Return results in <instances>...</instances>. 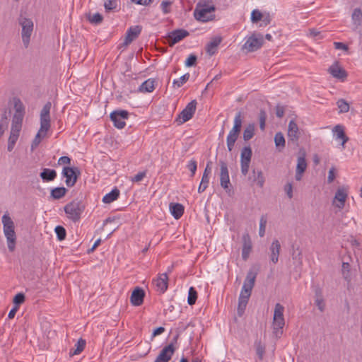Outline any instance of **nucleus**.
Listing matches in <instances>:
<instances>
[{"instance_id":"f257e3e1","label":"nucleus","mask_w":362,"mask_h":362,"mask_svg":"<svg viewBox=\"0 0 362 362\" xmlns=\"http://www.w3.org/2000/svg\"><path fill=\"white\" fill-rule=\"evenodd\" d=\"M216 7L211 1H202L197 4L194 11L195 18L202 22L214 19Z\"/></svg>"},{"instance_id":"f03ea898","label":"nucleus","mask_w":362,"mask_h":362,"mask_svg":"<svg viewBox=\"0 0 362 362\" xmlns=\"http://www.w3.org/2000/svg\"><path fill=\"white\" fill-rule=\"evenodd\" d=\"M1 221L3 223L4 233L7 240L8 248L9 251L13 252L16 243L14 222L7 213L3 215Z\"/></svg>"},{"instance_id":"7ed1b4c3","label":"nucleus","mask_w":362,"mask_h":362,"mask_svg":"<svg viewBox=\"0 0 362 362\" xmlns=\"http://www.w3.org/2000/svg\"><path fill=\"white\" fill-rule=\"evenodd\" d=\"M52 104L47 102L42 107L40 112V127L35 135V138L41 141L42 139L45 138L47 132L51 127L50 124V110Z\"/></svg>"},{"instance_id":"20e7f679","label":"nucleus","mask_w":362,"mask_h":362,"mask_svg":"<svg viewBox=\"0 0 362 362\" xmlns=\"http://www.w3.org/2000/svg\"><path fill=\"white\" fill-rule=\"evenodd\" d=\"M64 209L67 217L76 223L80 220L85 205L81 201L74 200L65 205Z\"/></svg>"},{"instance_id":"39448f33","label":"nucleus","mask_w":362,"mask_h":362,"mask_svg":"<svg viewBox=\"0 0 362 362\" xmlns=\"http://www.w3.org/2000/svg\"><path fill=\"white\" fill-rule=\"evenodd\" d=\"M284 307L280 303H276L274 308L273 317V333L276 337H280L282 334V329L285 325L284 318Z\"/></svg>"},{"instance_id":"423d86ee","label":"nucleus","mask_w":362,"mask_h":362,"mask_svg":"<svg viewBox=\"0 0 362 362\" xmlns=\"http://www.w3.org/2000/svg\"><path fill=\"white\" fill-rule=\"evenodd\" d=\"M19 24L22 27V40L25 47H28L30 44V37L33 31V22L31 19L25 17H21L18 20Z\"/></svg>"},{"instance_id":"0eeeda50","label":"nucleus","mask_w":362,"mask_h":362,"mask_svg":"<svg viewBox=\"0 0 362 362\" xmlns=\"http://www.w3.org/2000/svg\"><path fill=\"white\" fill-rule=\"evenodd\" d=\"M264 43L263 35L260 33H253L250 36L243 46V49L249 52L259 49Z\"/></svg>"},{"instance_id":"6e6552de","label":"nucleus","mask_w":362,"mask_h":362,"mask_svg":"<svg viewBox=\"0 0 362 362\" xmlns=\"http://www.w3.org/2000/svg\"><path fill=\"white\" fill-rule=\"evenodd\" d=\"M81 173L77 167H64L62 175L66 178L65 183L67 187H73L79 177Z\"/></svg>"},{"instance_id":"1a4fd4ad","label":"nucleus","mask_w":362,"mask_h":362,"mask_svg":"<svg viewBox=\"0 0 362 362\" xmlns=\"http://www.w3.org/2000/svg\"><path fill=\"white\" fill-rule=\"evenodd\" d=\"M197 104V103L196 100H193L189 103L182 110V111L179 114L176 121L179 124H183L189 120L193 117L196 111Z\"/></svg>"},{"instance_id":"9d476101","label":"nucleus","mask_w":362,"mask_h":362,"mask_svg":"<svg viewBox=\"0 0 362 362\" xmlns=\"http://www.w3.org/2000/svg\"><path fill=\"white\" fill-rule=\"evenodd\" d=\"M218 163L220 165V185L226 192H230L231 185L230 182L228 165L223 160H220Z\"/></svg>"},{"instance_id":"9b49d317","label":"nucleus","mask_w":362,"mask_h":362,"mask_svg":"<svg viewBox=\"0 0 362 362\" xmlns=\"http://www.w3.org/2000/svg\"><path fill=\"white\" fill-rule=\"evenodd\" d=\"M252 156V148L250 146H245L241 150L240 153V165L241 173L243 175H246L249 171L251 158Z\"/></svg>"},{"instance_id":"f8f14e48","label":"nucleus","mask_w":362,"mask_h":362,"mask_svg":"<svg viewBox=\"0 0 362 362\" xmlns=\"http://www.w3.org/2000/svg\"><path fill=\"white\" fill-rule=\"evenodd\" d=\"M129 112L127 110H120L113 111L110 117L114 126L117 129H122L126 125L125 120L128 119Z\"/></svg>"},{"instance_id":"ddd939ff","label":"nucleus","mask_w":362,"mask_h":362,"mask_svg":"<svg viewBox=\"0 0 362 362\" xmlns=\"http://www.w3.org/2000/svg\"><path fill=\"white\" fill-rule=\"evenodd\" d=\"M347 197V189L344 187H339L335 193L333 204L339 209H344Z\"/></svg>"},{"instance_id":"4468645a","label":"nucleus","mask_w":362,"mask_h":362,"mask_svg":"<svg viewBox=\"0 0 362 362\" xmlns=\"http://www.w3.org/2000/svg\"><path fill=\"white\" fill-rule=\"evenodd\" d=\"M175 351V349L173 343H170L160 351L154 362H168L174 354Z\"/></svg>"},{"instance_id":"2eb2a0df","label":"nucleus","mask_w":362,"mask_h":362,"mask_svg":"<svg viewBox=\"0 0 362 362\" xmlns=\"http://www.w3.org/2000/svg\"><path fill=\"white\" fill-rule=\"evenodd\" d=\"M328 72L335 78L339 79L341 81H344L347 77V73L343 68L338 65L337 62H335L328 69Z\"/></svg>"},{"instance_id":"dca6fc26","label":"nucleus","mask_w":362,"mask_h":362,"mask_svg":"<svg viewBox=\"0 0 362 362\" xmlns=\"http://www.w3.org/2000/svg\"><path fill=\"white\" fill-rule=\"evenodd\" d=\"M142 30L141 25H135L130 27L126 33L124 44L125 45H129L132 41L138 37Z\"/></svg>"},{"instance_id":"f3484780","label":"nucleus","mask_w":362,"mask_h":362,"mask_svg":"<svg viewBox=\"0 0 362 362\" xmlns=\"http://www.w3.org/2000/svg\"><path fill=\"white\" fill-rule=\"evenodd\" d=\"M189 35V32L184 29H177L172 31L168 35V40L171 45H174Z\"/></svg>"},{"instance_id":"a211bd4d","label":"nucleus","mask_w":362,"mask_h":362,"mask_svg":"<svg viewBox=\"0 0 362 362\" xmlns=\"http://www.w3.org/2000/svg\"><path fill=\"white\" fill-rule=\"evenodd\" d=\"M145 292L143 288L136 287L132 293L130 297L131 303L134 306H139L144 302Z\"/></svg>"},{"instance_id":"6ab92c4d","label":"nucleus","mask_w":362,"mask_h":362,"mask_svg":"<svg viewBox=\"0 0 362 362\" xmlns=\"http://www.w3.org/2000/svg\"><path fill=\"white\" fill-rule=\"evenodd\" d=\"M251 251L252 241L250 236L248 233H245L243 235L242 258L243 260L247 259Z\"/></svg>"},{"instance_id":"aec40b11","label":"nucleus","mask_w":362,"mask_h":362,"mask_svg":"<svg viewBox=\"0 0 362 362\" xmlns=\"http://www.w3.org/2000/svg\"><path fill=\"white\" fill-rule=\"evenodd\" d=\"M288 137L289 140L297 142L300 137V132L298 124L294 120H291L288 127Z\"/></svg>"},{"instance_id":"412c9836","label":"nucleus","mask_w":362,"mask_h":362,"mask_svg":"<svg viewBox=\"0 0 362 362\" xmlns=\"http://www.w3.org/2000/svg\"><path fill=\"white\" fill-rule=\"evenodd\" d=\"M270 259L274 264H276L281 250V244L278 240H274L270 246Z\"/></svg>"},{"instance_id":"4be33fe9","label":"nucleus","mask_w":362,"mask_h":362,"mask_svg":"<svg viewBox=\"0 0 362 362\" xmlns=\"http://www.w3.org/2000/svg\"><path fill=\"white\" fill-rule=\"evenodd\" d=\"M332 132L336 136V139L341 140V145L342 148H344L345 144L349 141V139L345 134L344 127L341 124H337L333 128Z\"/></svg>"},{"instance_id":"5701e85b","label":"nucleus","mask_w":362,"mask_h":362,"mask_svg":"<svg viewBox=\"0 0 362 362\" xmlns=\"http://www.w3.org/2000/svg\"><path fill=\"white\" fill-rule=\"evenodd\" d=\"M256 276L257 273L250 271L245 279L242 290H247L252 292V290L255 286Z\"/></svg>"},{"instance_id":"b1692460","label":"nucleus","mask_w":362,"mask_h":362,"mask_svg":"<svg viewBox=\"0 0 362 362\" xmlns=\"http://www.w3.org/2000/svg\"><path fill=\"white\" fill-rule=\"evenodd\" d=\"M222 41L221 37L217 36L211 39V40L206 45V51L210 56L214 55L217 49L218 46Z\"/></svg>"},{"instance_id":"393cba45","label":"nucleus","mask_w":362,"mask_h":362,"mask_svg":"<svg viewBox=\"0 0 362 362\" xmlns=\"http://www.w3.org/2000/svg\"><path fill=\"white\" fill-rule=\"evenodd\" d=\"M155 281L158 289L160 290L162 293H164L167 290L168 285V274H161Z\"/></svg>"},{"instance_id":"a878e982","label":"nucleus","mask_w":362,"mask_h":362,"mask_svg":"<svg viewBox=\"0 0 362 362\" xmlns=\"http://www.w3.org/2000/svg\"><path fill=\"white\" fill-rule=\"evenodd\" d=\"M155 79L148 78L139 86L138 90L141 93H151L155 89Z\"/></svg>"},{"instance_id":"bb28decb","label":"nucleus","mask_w":362,"mask_h":362,"mask_svg":"<svg viewBox=\"0 0 362 362\" xmlns=\"http://www.w3.org/2000/svg\"><path fill=\"white\" fill-rule=\"evenodd\" d=\"M40 176L44 182H51L56 178L57 172L54 169L43 168Z\"/></svg>"},{"instance_id":"cd10ccee","label":"nucleus","mask_w":362,"mask_h":362,"mask_svg":"<svg viewBox=\"0 0 362 362\" xmlns=\"http://www.w3.org/2000/svg\"><path fill=\"white\" fill-rule=\"evenodd\" d=\"M170 211L175 219H179L184 213V206L179 203H170Z\"/></svg>"},{"instance_id":"c85d7f7f","label":"nucleus","mask_w":362,"mask_h":362,"mask_svg":"<svg viewBox=\"0 0 362 362\" xmlns=\"http://www.w3.org/2000/svg\"><path fill=\"white\" fill-rule=\"evenodd\" d=\"M20 132H21V130L11 129V133H10V136L8 140V146H7V149L8 151L11 152L13 151V149L15 146V144L19 137Z\"/></svg>"},{"instance_id":"c756f323","label":"nucleus","mask_w":362,"mask_h":362,"mask_svg":"<svg viewBox=\"0 0 362 362\" xmlns=\"http://www.w3.org/2000/svg\"><path fill=\"white\" fill-rule=\"evenodd\" d=\"M240 133L230 131L226 138V144L228 151H232L235 144L239 137Z\"/></svg>"},{"instance_id":"7c9ffc66","label":"nucleus","mask_w":362,"mask_h":362,"mask_svg":"<svg viewBox=\"0 0 362 362\" xmlns=\"http://www.w3.org/2000/svg\"><path fill=\"white\" fill-rule=\"evenodd\" d=\"M119 196V190L117 188L113 189L110 192L106 194L103 198V202L105 204H110L116 199Z\"/></svg>"},{"instance_id":"2f4dec72","label":"nucleus","mask_w":362,"mask_h":362,"mask_svg":"<svg viewBox=\"0 0 362 362\" xmlns=\"http://www.w3.org/2000/svg\"><path fill=\"white\" fill-rule=\"evenodd\" d=\"M24 117L23 114L14 113L12 119L11 128L13 129L21 130L23 119Z\"/></svg>"},{"instance_id":"473e14b6","label":"nucleus","mask_w":362,"mask_h":362,"mask_svg":"<svg viewBox=\"0 0 362 362\" xmlns=\"http://www.w3.org/2000/svg\"><path fill=\"white\" fill-rule=\"evenodd\" d=\"M243 124V115L242 112L240 111L236 113L234 118V124L233 128L230 129L235 132L240 133L242 129Z\"/></svg>"},{"instance_id":"72a5a7b5","label":"nucleus","mask_w":362,"mask_h":362,"mask_svg":"<svg viewBox=\"0 0 362 362\" xmlns=\"http://www.w3.org/2000/svg\"><path fill=\"white\" fill-rule=\"evenodd\" d=\"M67 189L64 187H55L51 190V197L54 199H59L65 196Z\"/></svg>"},{"instance_id":"f704fd0d","label":"nucleus","mask_w":362,"mask_h":362,"mask_svg":"<svg viewBox=\"0 0 362 362\" xmlns=\"http://www.w3.org/2000/svg\"><path fill=\"white\" fill-rule=\"evenodd\" d=\"M255 127L254 124H249L244 129L243 138L247 141L251 139L255 135Z\"/></svg>"},{"instance_id":"c9c22d12","label":"nucleus","mask_w":362,"mask_h":362,"mask_svg":"<svg viewBox=\"0 0 362 362\" xmlns=\"http://www.w3.org/2000/svg\"><path fill=\"white\" fill-rule=\"evenodd\" d=\"M351 18L353 21V23L357 28L359 25H362V11L361 8H355L353 11Z\"/></svg>"},{"instance_id":"e433bc0d","label":"nucleus","mask_w":362,"mask_h":362,"mask_svg":"<svg viewBox=\"0 0 362 362\" xmlns=\"http://www.w3.org/2000/svg\"><path fill=\"white\" fill-rule=\"evenodd\" d=\"M275 145L279 151L285 147V139L281 132H277L274 136Z\"/></svg>"},{"instance_id":"4c0bfd02","label":"nucleus","mask_w":362,"mask_h":362,"mask_svg":"<svg viewBox=\"0 0 362 362\" xmlns=\"http://www.w3.org/2000/svg\"><path fill=\"white\" fill-rule=\"evenodd\" d=\"M252 173L254 174V181L257 182V185L259 187H262L264 184V177L263 176V173L262 170L256 171L255 169L252 170Z\"/></svg>"},{"instance_id":"58836bf2","label":"nucleus","mask_w":362,"mask_h":362,"mask_svg":"<svg viewBox=\"0 0 362 362\" xmlns=\"http://www.w3.org/2000/svg\"><path fill=\"white\" fill-rule=\"evenodd\" d=\"M255 348L256 351V354L258 356L259 360L263 358L264 352H265V346L262 343L261 341H255Z\"/></svg>"},{"instance_id":"ea45409f","label":"nucleus","mask_w":362,"mask_h":362,"mask_svg":"<svg viewBox=\"0 0 362 362\" xmlns=\"http://www.w3.org/2000/svg\"><path fill=\"white\" fill-rule=\"evenodd\" d=\"M76 348L74 351L71 350L69 352L70 356L77 355L79 354L85 348L86 346V341L83 339H79L77 341Z\"/></svg>"},{"instance_id":"a19ab883","label":"nucleus","mask_w":362,"mask_h":362,"mask_svg":"<svg viewBox=\"0 0 362 362\" xmlns=\"http://www.w3.org/2000/svg\"><path fill=\"white\" fill-rule=\"evenodd\" d=\"M14 110L16 114H23L25 115V107L21 100L18 98H14Z\"/></svg>"},{"instance_id":"79ce46f5","label":"nucleus","mask_w":362,"mask_h":362,"mask_svg":"<svg viewBox=\"0 0 362 362\" xmlns=\"http://www.w3.org/2000/svg\"><path fill=\"white\" fill-rule=\"evenodd\" d=\"M307 168V163L304 156H299L297 160L296 171L304 173Z\"/></svg>"},{"instance_id":"37998d69","label":"nucleus","mask_w":362,"mask_h":362,"mask_svg":"<svg viewBox=\"0 0 362 362\" xmlns=\"http://www.w3.org/2000/svg\"><path fill=\"white\" fill-rule=\"evenodd\" d=\"M197 299V292L194 287H190L188 292L187 302L190 305H194Z\"/></svg>"},{"instance_id":"c03bdc74","label":"nucleus","mask_w":362,"mask_h":362,"mask_svg":"<svg viewBox=\"0 0 362 362\" xmlns=\"http://www.w3.org/2000/svg\"><path fill=\"white\" fill-rule=\"evenodd\" d=\"M339 113H346L349 110V104L344 99H339L337 102Z\"/></svg>"},{"instance_id":"a18cd8bd","label":"nucleus","mask_w":362,"mask_h":362,"mask_svg":"<svg viewBox=\"0 0 362 362\" xmlns=\"http://www.w3.org/2000/svg\"><path fill=\"white\" fill-rule=\"evenodd\" d=\"M292 258L294 261V264L298 266H301L303 261H302V252L299 250V248H297L296 250H293V252L292 253Z\"/></svg>"},{"instance_id":"49530a36","label":"nucleus","mask_w":362,"mask_h":362,"mask_svg":"<svg viewBox=\"0 0 362 362\" xmlns=\"http://www.w3.org/2000/svg\"><path fill=\"white\" fill-rule=\"evenodd\" d=\"M88 19L91 23L98 25L102 23L103 17L100 13H96L93 15L89 14L88 16Z\"/></svg>"},{"instance_id":"de8ad7c7","label":"nucleus","mask_w":362,"mask_h":362,"mask_svg":"<svg viewBox=\"0 0 362 362\" xmlns=\"http://www.w3.org/2000/svg\"><path fill=\"white\" fill-rule=\"evenodd\" d=\"M209 182V177L202 175L200 185L198 187V192L202 193L206 190Z\"/></svg>"},{"instance_id":"09e8293b","label":"nucleus","mask_w":362,"mask_h":362,"mask_svg":"<svg viewBox=\"0 0 362 362\" xmlns=\"http://www.w3.org/2000/svg\"><path fill=\"white\" fill-rule=\"evenodd\" d=\"M55 233L57 234V238L59 240H63L66 238V230L65 228L62 226H57L55 229Z\"/></svg>"},{"instance_id":"8fccbe9b","label":"nucleus","mask_w":362,"mask_h":362,"mask_svg":"<svg viewBox=\"0 0 362 362\" xmlns=\"http://www.w3.org/2000/svg\"><path fill=\"white\" fill-rule=\"evenodd\" d=\"M267 221L264 216H262L259 221V235L260 237H263L265 234V229Z\"/></svg>"},{"instance_id":"3c124183","label":"nucleus","mask_w":362,"mask_h":362,"mask_svg":"<svg viewBox=\"0 0 362 362\" xmlns=\"http://www.w3.org/2000/svg\"><path fill=\"white\" fill-rule=\"evenodd\" d=\"M259 128L261 130H264L265 129V122L267 119V113L264 110H260L259 115Z\"/></svg>"},{"instance_id":"603ef678","label":"nucleus","mask_w":362,"mask_h":362,"mask_svg":"<svg viewBox=\"0 0 362 362\" xmlns=\"http://www.w3.org/2000/svg\"><path fill=\"white\" fill-rule=\"evenodd\" d=\"M189 78V74L187 73L182 76L179 79L173 81V85L177 86L178 88L181 87L185 83H186Z\"/></svg>"},{"instance_id":"864d4df0","label":"nucleus","mask_w":362,"mask_h":362,"mask_svg":"<svg viewBox=\"0 0 362 362\" xmlns=\"http://www.w3.org/2000/svg\"><path fill=\"white\" fill-rule=\"evenodd\" d=\"M25 295L23 293H18L14 296L13 299V303L15 304V306H17L18 308V305L22 304L25 301Z\"/></svg>"},{"instance_id":"5fc2aeb1","label":"nucleus","mask_w":362,"mask_h":362,"mask_svg":"<svg viewBox=\"0 0 362 362\" xmlns=\"http://www.w3.org/2000/svg\"><path fill=\"white\" fill-rule=\"evenodd\" d=\"M262 18V13L257 10H253L251 13V21L252 23H257L258 21H261Z\"/></svg>"},{"instance_id":"6e6d98bb","label":"nucleus","mask_w":362,"mask_h":362,"mask_svg":"<svg viewBox=\"0 0 362 362\" xmlns=\"http://www.w3.org/2000/svg\"><path fill=\"white\" fill-rule=\"evenodd\" d=\"M349 272H350L349 263L344 262L342 263V274L344 276V278L346 280H348L350 277Z\"/></svg>"},{"instance_id":"4d7b16f0","label":"nucleus","mask_w":362,"mask_h":362,"mask_svg":"<svg viewBox=\"0 0 362 362\" xmlns=\"http://www.w3.org/2000/svg\"><path fill=\"white\" fill-rule=\"evenodd\" d=\"M172 4V1H163L161 2L160 7L164 14H168L170 12V7Z\"/></svg>"},{"instance_id":"13d9d810","label":"nucleus","mask_w":362,"mask_h":362,"mask_svg":"<svg viewBox=\"0 0 362 362\" xmlns=\"http://www.w3.org/2000/svg\"><path fill=\"white\" fill-rule=\"evenodd\" d=\"M106 11H112L117 7L116 0H106L104 4Z\"/></svg>"},{"instance_id":"bf43d9fd","label":"nucleus","mask_w":362,"mask_h":362,"mask_svg":"<svg viewBox=\"0 0 362 362\" xmlns=\"http://www.w3.org/2000/svg\"><path fill=\"white\" fill-rule=\"evenodd\" d=\"M197 57L196 55L190 54L185 61V66L187 67L193 66L196 64Z\"/></svg>"},{"instance_id":"052dcab7","label":"nucleus","mask_w":362,"mask_h":362,"mask_svg":"<svg viewBox=\"0 0 362 362\" xmlns=\"http://www.w3.org/2000/svg\"><path fill=\"white\" fill-rule=\"evenodd\" d=\"M284 191L289 199L293 198V185L291 182H288L284 186Z\"/></svg>"},{"instance_id":"680f3d73","label":"nucleus","mask_w":362,"mask_h":362,"mask_svg":"<svg viewBox=\"0 0 362 362\" xmlns=\"http://www.w3.org/2000/svg\"><path fill=\"white\" fill-rule=\"evenodd\" d=\"M335 171H336V169L334 166H332L329 169V170L328 172V176H327V183L330 184L334 180L335 177H336Z\"/></svg>"},{"instance_id":"e2e57ef3","label":"nucleus","mask_w":362,"mask_h":362,"mask_svg":"<svg viewBox=\"0 0 362 362\" xmlns=\"http://www.w3.org/2000/svg\"><path fill=\"white\" fill-rule=\"evenodd\" d=\"M187 168L192 173L191 176L193 177L195 174L197 168V162L194 160H190L187 165Z\"/></svg>"},{"instance_id":"0e129e2a","label":"nucleus","mask_w":362,"mask_h":362,"mask_svg":"<svg viewBox=\"0 0 362 362\" xmlns=\"http://www.w3.org/2000/svg\"><path fill=\"white\" fill-rule=\"evenodd\" d=\"M146 176V172H139L134 177H132L131 180L134 182H140L143 180V178Z\"/></svg>"},{"instance_id":"69168bd1","label":"nucleus","mask_w":362,"mask_h":362,"mask_svg":"<svg viewBox=\"0 0 362 362\" xmlns=\"http://www.w3.org/2000/svg\"><path fill=\"white\" fill-rule=\"evenodd\" d=\"M315 305L317 306L318 309L323 312L325 308V303L323 298H317L315 299Z\"/></svg>"},{"instance_id":"338daca9","label":"nucleus","mask_w":362,"mask_h":362,"mask_svg":"<svg viewBox=\"0 0 362 362\" xmlns=\"http://www.w3.org/2000/svg\"><path fill=\"white\" fill-rule=\"evenodd\" d=\"M284 115V107L279 105L276 106V115L279 118H281Z\"/></svg>"},{"instance_id":"774afa93","label":"nucleus","mask_w":362,"mask_h":362,"mask_svg":"<svg viewBox=\"0 0 362 362\" xmlns=\"http://www.w3.org/2000/svg\"><path fill=\"white\" fill-rule=\"evenodd\" d=\"M246 306L247 305L245 304V303H240L238 302V315L241 317L243 315V314L245 312V310L246 308Z\"/></svg>"}]
</instances>
